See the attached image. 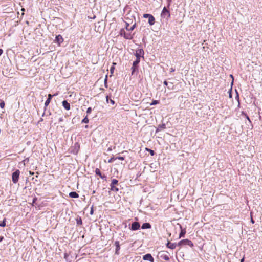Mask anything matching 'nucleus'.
<instances>
[{
	"instance_id": "12",
	"label": "nucleus",
	"mask_w": 262,
	"mask_h": 262,
	"mask_svg": "<svg viewBox=\"0 0 262 262\" xmlns=\"http://www.w3.org/2000/svg\"><path fill=\"white\" fill-rule=\"evenodd\" d=\"M55 42H57L58 45H60L63 41V39L61 35H58L56 36Z\"/></svg>"
},
{
	"instance_id": "34",
	"label": "nucleus",
	"mask_w": 262,
	"mask_h": 262,
	"mask_svg": "<svg viewBox=\"0 0 262 262\" xmlns=\"http://www.w3.org/2000/svg\"><path fill=\"white\" fill-rule=\"evenodd\" d=\"M242 114H244V115L246 116V117L247 119V120H248L250 122H251V121H250V120L249 117H248V116L246 114L244 113L243 112H242Z\"/></svg>"
},
{
	"instance_id": "4",
	"label": "nucleus",
	"mask_w": 262,
	"mask_h": 262,
	"mask_svg": "<svg viewBox=\"0 0 262 262\" xmlns=\"http://www.w3.org/2000/svg\"><path fill=\"white\" fill-rule=\"evenodd\" d=\"M143 17L148 18V23L150 25H153L155 23V19L154 17L150 14H143Z\"/></svg>"
},
{
	"instance_id": "29",
	"label": "nucleus",
	"mask_w": 262,
	"mask_h": 262,
	"mask_svg": "<svg viewBox=\"0 0 262 262\" xmlns=\"http://www.w3.org/2000/svg\"><path fill=\"white\" fill-rule=\"evenodd\" d=\"M115 160H116V159H115V158L114 157H113L108 160V162L112 163Z\"/></svg>"
},
{
	"instance_id": "37",
	"label": "nucleus",
	"mask_w": 262,
	"mask_h": 262,
	"mask_svg": "<svg viewBox=\"0 0 262 262\" xmlns=\"http://www.w3.org/2000/svg\"><path fill=\"white\" fill-rule=\"evenodd\" d=\"M106 81H107V76H106V78L105 79V87H107Z\"/></svg>"
},
{
	"instance_id": "14",
	"label": "nucleus",
	"mask_w": 262,
	"mask_h": 262,
	"mask_svg": "<svg viewBox=\"0 0 262 262\" xmlns=\"http://www.w3.org/2000/svg\"><path fill=\"white\" fill-rule=\"evenodd\" d=\"M166 246L167 248H168L169 249H174L176 248V247L177 246V244L176 243H170V242H168L166 244Z\"/></svg>"
},
{
	"instance_id": "20",
	"label": "nucleus",
	"mask_w": 262,
	"mask_h": 262,
	"mask_svg": "<svg viewBox=\"0 0 262 262\" xmlns=\"http://www.w3.org/2000/svg\"><path fill=\"white\" fill-rule=\"evenodd\" d=\"M95 172L97 175L99 176L102 179H103V178L104 177L101 175V171L98 168L96 169Z\"/></svg>"
},
{
	"instance_id": "1",
	"label": "nucleus",
	"mask_w": 262,
	"mask_h": 262,
	"mask_svg": "<svg viewBox=\"0 0 262 262\" xmlns=\"http://www.w3.org/2000/svg\"><path fill=\"white\" fill-rule=\"evenodd\" d=\"M20 174V171L17 169L13 172L12 174V180L13 183L16 184L18 182Z\"/></svg>"
},
{
	"instance_id": "47",
	"label": "nucleus",
	"mask_w": 262,
	"mask_h": 262,
	"mask_svg": "<svg viewBox=\"0 0 262 262\" xmlns=\"http://www.w3.org/2000/svg\"><path fill=\"white\" fill-rule=\"evenodd\" d=\"M244 258L243 257L241 260V262H244Z\"/></svg>"
},
{
	"instance_id": "30",
	"label": "nucleus",
	"mask_w": 262,
	"mask_h": 262,
	"mask_svg": "<svg viewBox=\"0 0 262 262\" xmlns=\"http://www.w3.org/2000/svg\"><path fill=\"white\" fill-rule=\"evenodd\" d=\"M158 102H158V101H157V100H154V101L151 102V103L150 104V105H156V104H158Z\"/></svg>"
},
{
	"instance_id": "33",
	"label": "nucleus",
	"mask_w": 262,
	"mask_h": 262,
	"mask_svg": "<svg viewBox=\"0 0 262 262\" xmlns=\"http://www.w3.org/2000/svg\"><path fill=\"white\" fill-rule=\"evenodd\" d=\"M115 159L120 160H123L124 159V158L123 157L118 156L115 157Z\"/></svg>"
},
{
	"instance_id": "43",
	"label": "nucleus",
	"mask_w": 262,
	"mask_h": 262,
	"mask_svg": "<svg viewBox=\"0 0 262 262\" xmlns=\"http://www.w3.org/2000/svg\"><path fill=\"white\" fill-rule=\"evenodd\" d=\"M4 239L3 236H0V242H2Z\"/></svg>"
},
{
	"instance_id": "41",
	"label": "nucleus",
	"mask_w": 262,
	"mask_h": 262,
	"mask_svg": "<svg viewBox=\"0 0 262 262\" xmlns=\"http://www.w3.org/2000/svg\"><path fill=\"white\" fill-rule=\"evenodd\" d=\"M174 70H175V69H173V68H171L170 69V72H174Z\"/></svg>"
},
{
	"instance_id": "13",
	"label": "nucleus",
	"mask_w": 262,
	"mask_h": 262,
	"mask_svg": "<svg viewBox=\"0 0 262 262\" xmlns=\"http://www.w3.org/2000/svg\"><path fill=\"white\" fill-rule=\"evenodd\" d=\"M62 103L63 106L66 110H69L70 109V104L67 100L63 101Z\"/></svg>"
},
{
	"instance_id": "8",
	"label": "nucleus",
	"mask_w": 262,
	"mask_h": 262,
	"mask_svg": "<svg viewBox=\"0 0 262 262\" xmlns=\"http://www.w3.org/2000/svg\"><path fill=\"white\" fill-rule=\"evenodd\" d=\"M144 51L143 49H138L136 51L135 56L136 58L140 59L141 57L143 56Z\"/></svg>"
},
{
	"instance_id": "22",
	"label": "nucleus",
	"mask_w": 262,
	"mask_h": 262,
	"mask_svg": "<svg viewBox=\"0 0 262 262\" xmlns=\"http://www.w3.org/2000/svg\"><path fill=\"white\" fill-rule=\"evenodd\" d=\"M139 62H140V59L136 58V60L133 62V66H134V67H137V66L139 63Z\"/></svg>"
},
{
	"instance_id": "26",
	"label": "nucleus",
	"mask_w": 262,
	"mask_h": 262,
	"mask_svg": "<svg viewBox=\"0 0 262 262\" xmlns=\"http://www.w3.org/2000/svg\"><path fill=\"white\" fill-rule=\"evenodd\" d=\"M137 70V67H134V66H133V67H132V74H133L134 73V72Z\"/></svg>"
},
{
	"instance_id": "2",
	"label": "nucleus",
	"mask_w": 262,
	"mask_h": 262,
	"mask_svg": "<svg viewBox=\"0 0 262 262\" xmlns=\"http://www.w3.org/2000/svg\"><path fill=\"white\" fill-rule=\"evenodd\" d=\"M118 181L115 179H114L112 180L111 183L110 184V189L115 192H117L119 190V189L116 186V185H118Z\"/></svg>"
},
{
	"instance_id": "25",
	"label": "nucleus",
	"mask_w": 262,
	"mask_h": 262,
	"mask_svg": "<svg viewBox=\"0 0 262 262\" xmlns=\"http://www.w3.org/2000/svg\"><path fill=\"white\" fill-rule=\"evenodd\" d=\"M185 233H186V231H185V230H182L181 233H180L179 237L181 238L182 237H183L184 236Z\"/></svg>"
},
{
	"instance_id": "24",
	"label": "nucleus",
	"mask_w": 262,
	"mask_h": 262,
	"mask_svg": "<svg viewBox=\"0 0 262 262\" xmlns=\"http://www.w3.org/2000/svg\"><path fill=\"white\" fill-rule=\"evenodd\" d=\"M6 219L5 218L3 221L0 223V227H4L6 226Z\"/></svg>"
},
{
	"instance_id": "44",
	"label": "nucleus",
	"mask_w": 262,
	"mask_h": 262,
	"mask_svg": "<svg viewBox=\"0 0 262 262\" xmlns=\"http://www.w3.org/2000/svg\"><path fill=\"white\" fill-rule=\"evenodd\" d=\"M167 1L168 2V6H169L170 4V2H171V0H167Z\"/></svg>"
},
{
	"instance_id": "50",
	"label": "nucleus",
	"mask_w": 262,
	"mask_h": 262,
	"mask_svg": "<svg viewBox=\"0 0 262 262\" xmlns=\"http://www.w3.org/2000/svg\"><path fill=\"white\" fill-rule=\"evenodd\" d=\"M238 105H239V104H240V103H239V100H238Z\"/></svg>"
},
{
	"instance_id": "48",
	"label": "nucleus",
	"mask_w": 262,
	"mask_h": 262,
	"mask_svg": "<svg viewBox=\"0 0 262 262\" xmlns=\"http://www.w3.org/2000/svg\"><path fill=\"white\" fill-rule=\"evenodd\" d=\"M111 150H112V149L111 148H108V151H111Z\"/></svg>"
},
{
	"instance_id": "16",
	"label": "nucleus",
	"mask_w": 262,
	"mask_h": 262,
	"mask_svg": "<svg viewBox=\"0 0 262 262\" xmlns=\"http://www.w3.org/2000/svg\"><path fill=\"white\" fill-rule=\"evenodd\" d=\"M69 196L72 198H78L79 197L78 194L75 191L70 192Z\"/></svg>"
},
{
	"instance_id": "39",
	"label": "nucleus",
	"mask_w": 262,
	"mask_h": 262,
	"mask_svg": "<svg viewBox=\"0 0 262 262\" xmlns=\"http://www.w3.org/2000/svg\"><path fill=\"white\" fill-rule=\"evenodd\" d=\"M114 68H113V67H112V68H111L110 71H111V73H113V72H114Z\"/></svg>"
},
{
	"instance_id": "23",
	"label": "nucleus",
	"mask_w": 262,
	"mask_h": 262,
	"mask_svg": "<svg viewBox=\"0 0 262 262\" xmlns=\"http://www.w3.org/2000/svg\"><path fill=\"white\" fill-rule=\"evenodd\" d=\"M173 83L171 82L168 83L167 88L169 90H173Z\"/></svg>"
},
{
	"instance_id": "9",
	"label": "nucleus",
	"mask_w": 262,
	"mask_h": 262,
	"mask_svg": "<svg viewBox=\"0 0 262 262\" xmlns=\"http://www.w3.org/2000/svg\"><path fill=\"white\" fill-rule=\"evenodd\" d=\"M143 259L144 260H148L150 262H154V259L152 257V255H151V254L149 253L144 255L143 257Z\"/></svg>"
},
{
	"instance_id": "18",
	"label": "nucleus",
	"mask_w": 262,
	"mask_h": 262,
	"mask_svg": "<svg viewBox=\"0 0 262 262\" xmlns=\"http://www.w3.org/2000/svg\"><path fill=\"white\" fill-rule=\"evenodd\" d=\"M141 228L143 229H149V228H151V225L148 223H145L142 224Z\"/></svg>"
},
{
	"instance_id": "35",
	"label": "nucleus",
	"mask_w": 262,
	"mask_h": 262,
	"mask_svg": "<svg viewBox=\"0 0 262 262\" xmlns=\"http://www.w3.org/2000/svg\"><path fill=\"white\" fill-rule=\"evenodd\" d=\"M91 111H92V108H91V107H89V108H88V109H87L86 113H87L88 114H89V113H90L91 112Z\"/></svg>"
},
{
	"instance_id": "3",
	"label": "nucleus",
	"mask_w": 262,
	"mask_h": 262,
	"mask_svg": "<svg viewBox=\"0 0 262 262\" xmlns=\"http://www.w3.org/2000/svg\"><path fill=\"white\" fill-rule=\"evenodd\" d=\"M158 254L161 258L164 259L166 261L169 260V253L168 252L165 251H162L159 252Z\"/></svg>"
},
{
	"instance_id": "6",
	"label": "nucleus",
	"mask_w": 262,
	"mask_h": 262,
	"mask_svg": "<svg viewBox=\"0 0 262 262\" xmlns=\"http://www.w3.org/2000/svg\"><path fill=\"white\" fill-rule=\"evenodd\" d=\"M120 34L126 39H132L133 38V35L129 33H126L123 29L121 30Z\"/></svg>"
},
{
	"instance_id": "5",
	"label": "nucleus",
	"mask_w": 262,
	"mask_h": 262,
	"mask_svg": "<svg viewBox=\"0 0 262 262\" xmlns=\"http://www.w3.org/2000/svg\"><path fill=\"white\" fill-rule=\"evenodd\" d=\"M182 245H188L191 247L193 246V243L191 241L187 239L181 240L178 244V245L179 246Z\"/></svg>"
},
{
	"instance_id": "38",
	"label": "nucleus",
	"mask_w": 262,
	"mask_h": 262,
	"mask_svg": "<svg viewBox=\"0 0 262 262\" xmlns=\"http://www.w3.org/2000/svg\"><path fill=\"white\" fill-rule=\"evenodd\" d=\"M93 214V207L91 208V211H90V214L92 215Z\"/></svg>"
},
{
	"instance_id": "49",
	"label": "nucleus",
	"mask_w": 262,
	"mask_h": 262,
	"mask_svg": "<svg viewBox=\"0 0 262 262\" xmlns=\"http://www.w3.org/2000/svg\"><path fill=\"white\" fill-rule=\"evenodd\" d=\"M85 127V128H87L88 127V126L86 125Z\"/></svg>"
},
{
	"instance_id": "27",
	"label": "nucleus",
	"mask_w": 262,
	"mask_h": 262,
	"mask_svg": "<svg viewBox=\"0 0 262 262\" xmlns=\"http://www.w3.org/2000/svg\"><path fill=\"white\" fill-rule=\"evenodd\" d=\"M89 122V119L87 117H85L82 120V123H87Z\"/></svg>"
},
{
	"instance_id": "15",
	"label": "nucleus",
	"mask_w": 262,
	"mask_h": 262,
	"mask_svg": "<svg viewBox=\"0 0 262 262\" xmlns=\"http://www.w3.org/2000/svg\"><path fill=\"white\" fill-rule=\"evenodd\" d=\"M126 29L129 31H133L136 27V23H135L133 26H132L131 27H129L128 23H126Z\"/></svg>"
},
{
	"instance_id": "40",
	"label": "nucleus",
	"mask_w": 262,
	"mask_h": 262,
	"mask_svg": "<svg viewBox=\"0 0 262 262\" xmlns=\"http://www.w3.org/2000/svg\"><path fill=\"white\" fill-rule=\"evenodd\" d=\"M3 50L1 49H0V56H1V55L3 54Z\"/></svg>"
},
{
	"instance_id": "46",
	"label": "nucleus",
	"mask_w": 262,
	"mask_h": 262,
	"mask_svg": "<svg viewBox=\"0 0 262 262\" xmlns=\"http://www.w3.org/2000/svg\"><path fill=\"white\" fill-rule=\"evenodd\" d=\"M36 200V198L33 199V203H35Z\"/></svg>"
},
{
	"instance_id": "42",
	"label": "nucleus",
	"mask_w": 262,
	"mask_h": 262,
	"mask_svg": "<svg viewBox=\"0 0 262 262\" xmlns=\"http://www.w3.org/2000/svg\"><path fill=\"white\" fill-rule=\"evenodd\" d=\"M29 173H30V175H33L34 174V172L30 171H29Z\"/></svg>"
},
{
	"instance_id": "45",
	"label": "nucleus",
	"mask_w": 262,
	"mask_h": 262,
	"mask_svg": "<svg viewBox=\"0 0 262 262\" xmlns=\"http://www.w3.org/2000/svg\"><path fill=\"white\" fill-rule=\"evenodd\" d=\"M251 221L252 223H254V221L253 220V219L252 218H251Z\"/></svg>"
},
{
	"instance_id": "31",
	"label": "nucleus",
	"mask_w": 262,
	"mask_h": 262,
	"mask_svg": "<svg viewBox=\"0 0 262 262\" xmlns=\"http://www.w3.org/2000/svg\"><path fill=\"white\" fill-rule=\"evenodd\" d=\"M0 107L1 108H3L4 107H5V102L2 101L1 103H0Z\"/></svg>"
},
{
	"instance_id": "10",
	"label": "nucleus",
	"mask_w": 262,
	"mask_h": 262,
	"mask_svg": "<svg viewBox=\"0 0 262 262\" xmlns=\"http://www.w3.org/2000/svg\"><path fill=\"white\" fill-rule=\"evenodd\" d=\"M140 226V224L138 222H133L132 224L131 230H137L139 229Z\"/></svg>"
},
{
	"instance_id": "21",
	"label": "nucleus",
	"mask_w": 262,
	"mask_h": 262,
	"mask_svg": "<svg viewBox=\"0 0 262 262\" xmlns=\"http://www.w3.org/2000/svg\"><path fill=\"white\" fill-rule=\"evenodd\" d=\"M106 101L107 103H109V102H110L112 104H114V103H115V101L112 99H109V97L108 96H107L106 97Z\"/></svg>"
},
{
	"instance_id": "17",
	"label": "nucleus",
	"mask_w": 262,
	"mask_h": 262,
	"mask_svg": "<svg viewBox=\"0 0 262 262\" xmlns=\"http://www.w3.org/2000/svg\"><path fill=\"white\" fill-rule=\"evenodd\" d=\"M166 128V125L164 123H163L162 124H160L158 125V128H157L156 129V133L159 132L160 130H161L162 129H164Z\"/></svg>"
},
{
	"instance_id": "11",
	"label": "nucleus",
	"mask_w": 262,
	"mask_h": 262,
	"mask_svg": "<svg viewBox=\"0 0 262 262\" xmlns=\"http://www.w3.org/2000/svg\"><path fill=\"white\" fill-rule=\"evenodd\" d=\"M57 95V93L56 94H55L54 95H51V94H49L48 95V99L46 100V102H45V107H47L49 104V103H50L51 102V99L52 98V97L54 96H56Z\"/></svg>"
},
{
	"instance_id": "28",
	"label": "nucleus",
	"mask_w": 262,
	"mask_h": 262,
	"mask_svg": "<svg viewBox=\"0 0 262 262\" xmlns=\"http://www.w3.org/2000/svg\"><path fill=\"white\" fill-rule=\"evenodd\" d=\"M146 150H147V151H149V152H150V155H151V156L154 155V154H155V152H154V150H151V149H148V148H146Z\"/></svg>"
},
{
	"instance_id": "19",
	"label": "nucleus",
	"mask_w": 262,
	"mask_h": 262,
	"mask_svg": "<svg viewBox=\"0 0 262 262\" xmlns=\"http://www.w3.org/2000/svg\"><path fill=\"white\" fill-rule=\"evenodd\" d=\"M115 245L116 246V254H118V251L120 250V245H119V241H116L115 242Z\"/></svg>"
},
{
	"instance_id": "36",
	"label": "nucleus",
	"mask_w": 262,
	"mask_h": 262,
	"mask_svg": "<svg viewBox=\"0 0 262 262\" xmlns=\"http://www.w3.org/2000/svg\"><path fill=\"white\" fill-rule=\"evenodd\" d=\"M163 83H164V84L165 85L167 86V85H168V82L167 81H166V80H165V81H164Z\"/></svg>"
},
{
	"instance_id": "7",
	"label": "nucleus",
	"mask_w": 262,
	"mask_h": 262,
	"mask_svg": "<svg viewBox=\"0 0 262 262\" xmlns=\"http://www.w3.org/2000/svg\"><path fill=\"white\" fill-rule=\"evenodd\" d=\"M170 12H169V10H168L165 7H164V8L163 9V10L162 11L161 16L162 18H169L170 17Z\"/></svg>"
},
{
	"instance_id": "32",
	"label": "nucleus",
	"mask_w": 262,
	"mask_h": 262,
	"mask_svg": "<svg viewBox=\"0 0 262 262\" xmlns=\"http://www.w3.org/2000/svg\"><path fill=\"white\" fill-rule=\"evenodd\" d=\"M82 222L80 218L79 219L77 220V224L81 225V224H82Z\"/></svg>"
}]
</instances>
